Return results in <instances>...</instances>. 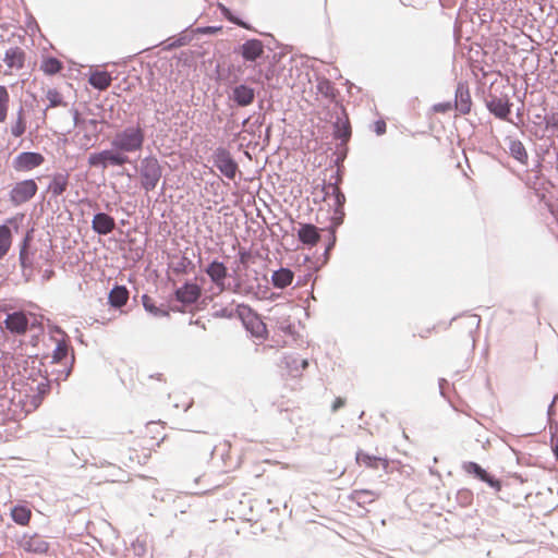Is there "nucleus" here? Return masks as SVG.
I'll return each instance as SVG.
<instances>
[{
    "instance_id": "e433bc0d",
    "label": "nucleus",
    "mask_w": 558,
    "mask_h": 558,
    "mask_svg": "<svg viewBox=\"0 0 558 558\" xmlns=\"http://www.w3.org/2000/svg\"><path fill=\"white\" fill-rule=\"evenodd\" d=\"M37 393L32 396L31 403L36 409L40 405L44 397L49 392L50 390V381L45 379L37 384L36 387Z\"/></svg>"
},
{
    "instance_id": "3c124183",
    "label": "nucleus",
    "mask_w": 558,
    "mask_h": 558,
    "mask_svg": "<svg viewBox=\"0 0 558 558\" xmlns=\"http://www.w3.org/2000/svg\"><path fill=\"white\" fill-rule=\"evenodd\" d=\"M72 114H73V122H74V125L77 126L80 125L83 121L81 120L80 118V113L76 109H72L71 110Z\"/></svg>"
},
{
    "instance_id": "603ef678",
    "label": "nucleus",
    "mask_w": 558,
    "mask_h": 558,
    "mask_svg": "<svg viewBox=\"0 0 558 558\" xmlns=\"http://www.w3.org/2000/svg\"><path fill=\"white\" fill-rule=\"evenodd\" d=\"M53 275V271L52 270H46L44 272V279H50V277Z\"/></svg>"
},
{
    "instance_id": "6e6552de",
    "label": "nucleus",
    "mask_w": 558,
    "mask_h": 558,
    "mask_svg": "<svg viewBox=\"0 0 558 558\" xmlns=\"http://www.w3.org/2000/svg\"><path fill=\"white\" fill-rule=\"evenodd\" d=\"M45 161L41 154L35 151L20 153L12 161V167L15 171L27 172L31 171Z\"/></svg>"
},
{
    "instance_id": "20e7f679",
    "label": "nucleus",
    "mask_w": 558,
    "mask_h": 558,
    "mask_svg": "<svg viewBox=\"0 0 558 558\" xmlns=\"http://www.w3.org/2000/svg\"><path fill=\"white\" fill-rule=\"evenodd\" d=\"M130 162L128 155H122L114 148L105 149L99 153H93L88 156V165L90 167L107 169L109 166H124Z\"/></svg>"
},
{
    "instance_id": "f704fd0d",
    "label": "nucleus",
    "mask_w": 558,
    "mask_h": 558,
    "mask_svg": "<svg viewBox=\"0 0 558 558\" xmlns=\"http://www.w3.org/2000/svg\"><path fill=\"white\" fill-rule=\"evenodd\" d=\"M63 65L60 60L54 57H48L43 60L40 69L48 75H54L62 70Z\"/></svg>"
},
{
    "instance_id": "7c9ffc66",
    "label": "nucleus",
    "mask_w": 558,
    "mask_h": 558,
    "mask_svg": "<svg viewBox=\"0 0 558 558\" xmlns=\"http://www.w3.org/2000/svg\"><path fill=\"white\" fill-rule=\"evenodd\" d=\"M69 185V178L66 174L57 173L53 175L51 182L49 183L48 190L52 193L53 196L62 195Z\"/></svg>"
},
{
    "instance_id": "c756f323",
    "label": "nucleus",
    "mask_w": 558,
    "mask_h": 558,
    "mask_svg": "<svg viewBox=\"0 0 558 558\" xmlns=\"http://www.w3.org/2000/svg\"><path fill=\"white\" fill-rule=\"evenodd\" d=\"M333 136L342 141V143H347L351 137V126L349 120L342 119L340 117L337 118V121L333 123Z\"/></svg>"
},
{
    "instance_id": "4468645a",
    "label": "nucleus",
    "mask_w": 558,
    "mask_h": 558,
    "mask_svg": "<svg viewBox=\"0 0 558 558\" xmlns=\"http://www.w3.org/2000/svg\"><path fill=\"white\" fill-rule=\"evenodd\" d=\"M68 355H69V345L65 340H59L57 342V347L53 350L52 354V363L62 364L64 368L60 372L61 374L57 377V379L60 378H68V376L71 373V367L66 366L68 363Z\"/></svg>"
},
{
    "instance_id": "a211bd4d",
    "label": "nucleus",
    "mask_w": 558,
    "mask_h": 558,
    "mask_svg": "<svg viewBox=\"0 0 558 558\" xmlns=\"http://www.w3.org/2000/svg\"><path fill=\"white\" fill-rule=\"evenodd\" d=\"M21 546L24 550L34 554H45L49 548V544L39 535L24 536Z\"/></svg>"
},
{
    "instance_id": "393cba45",
    "label": "nucleus",
    "mask_w": 558,
    "mask_h": 558,
    "mask_svg": "<svg viewBox=\"0 0 558 558\" xmlns=\"http://www.w3.org/2000/svg\"><path fill=\"white\" fill-rule=\"evenodd\" d=\"M299 240L303 244L314 245L319 240L318 230L314 225H302L298 231Z\"/></svg>"
},
{
    "instance_id": "ea45409f",
    "label": "nucleus",
    "mask_w": 558,
    "mask_h": 558,
    "mask_svg": "<svg viewBox=\"0 0 558 558\" xmlns=\"http://www.w3.org/2000/svg\"><path fill=\"white\" fill-rule=\"evenodd\" d=\"M316 87L318 93L324 97L330 99H333L336 97V89L329 80L325 77L318 78Z\"/></svg>"
},
{
    "instance_id": "13d9d810",
    "label": "nucleus",
    "mask_w": 558,
    "mask_h": 558,
    "mask_svg": "<svg viewBox=\"0 0 558 558\" xmlns=\"http://www.w3.org/2000/svg\"><path fill=\"white\" fill-rule=\"evenodd\" d=\"M190 407H191V403H189V404L185 407L184 411H186L187 409H190Z\"/></svg>"
},
{
    "instance_id": "f3484780",
    "label": "nucleus",
    "mask_w": 558,
    "mask_h": 558,
    "mask_svg": "<svg viewBox=\"0 0 558 558\" xmlns=\"http://www.w3.org/2000/svg\"><path fill=\"white\" fill-rule=\"evenodd\" d=\"M264 53V45L259 39H248L241 46V56L245 61H255Z\"/></svg>"
},
{
    "instance_id": "dca6fc26",
    "label": "nucleus",
    "mask_w": 558,
    "mask_h": 558,
    "mask_svg": "<svg viewBox=\"0 0 558 558\" xmlns=\"http://www.w3.org/2000/svg\"><path fill=\"white\" fill-rule=\"evenodd\" d=\"M201 296V289L196 283L185 282L175 290V299L183 304H193Z\"/></svg>"
},
{
    "instance_id": "58836bf2",
    "label": "nucleus",
    "mask_w": 558,
    "mask_h": 558,
    "mask_svg": "<svg viewBox=\"0 0 558 558\" xmlns=\"http://www.w3.org/2000/svg\"><path fill=\"white\" fill-rule=\"evenodd\" d=\"M11 245V230L8 226H0V258H2L9 251Z\"/></svg>"
},
{
    "instance_id": "39448f33",
    "label": "nucleus",
    "mask_w": 558,
    "mask_h": 558,
    "mask_svg": "<svg viewBox=\"0 0 558 558\" xmlns=\"http://www.w3.org/2000/svg\"><path fill=\"white\" fill-rule=\"evenodd\" d=\"M214 166L229 180H234L239 166L231 156L230 151L225 147H217L213 153Z\"/></svg>"
},
{
    "instance_id": "a878e982",
    "label": "nucleus",
    "mask_w": 558,
    "mask_h": 558,
    "mask_svg": "<svg viewBox=\"0 0 558 558\" xmlns=\"http://www.w3.org/2000/svg\"><path fill=\"white\" fill-rule=\"evenodd\" d=\"M129 300V290L124 286H116L109 293L108 301L112 307L120 308Z\"/></svg>"
},
{
    "instance_id": "7ed1b4c3",
    "label": "nucleus",
    "mask_w": 558,
    "mask_h": 558,
    "mask_svg": "<svg viewBox=\"0 0 558 558\" xmlns=\"http://www.w3.org/2000/svg\"><path fill=\"white\" fill-rule=\"evenodd\" d=\"M138 174L141 187L148 193L157 187L162 177V167L155 156H146L140 161Z\"/></svg>"
},
{
    "instance_id": "0eeeda50",
    "label": "nucleus",
    "mask_w": 558,
    "mask_h": 558,
    "mask_svg": "<svg viewBox=\"0 0 558 558\" xmlns=\"http://www.w3.org/2000/svg\"><path fill=\"white\" fill-rule=\"evenodd\" d=\"M239 315L242 317L246 330L256 338H265L267 335L266 324L245 305L238 306Z\"/></svg>"
},
{
    "instance_id": "de8ad7c7",
    "label": "nucleus",
    "mask_w": 558,
    "mask_h": 558,
    "mask_svg": "<svg viewBox=\"0 0 558 558\" xmlns=\"http://www.w3.org/2000/svg\"><path fill=\"white\" fill-rule=\"evenodd\" d=\"M375 132L377 135H383L386 132V123L383 120L375 122Z\"/></svg>"
},
{
    "instance_id": "a18cd8bd",
    "label": "nucleus",
    "mask_w": 558,
    "mask_h": 558,
    "mask_svg": "<svg viewBox=\"0 0 558 558\" xmlns=\"http://www.w3.org/2000/svg\"><path fill=\"white\" fill-rule=\"evenodd\" d=\"M451 109H452V105H451L450 101L439 102V104H436V105L433 106V110L435 112L445 113V112H448Z\"/></svg>"
},
{
    "instance_id": "79ce46f5",
    "label": "nucleus",
    "mask_w": 558,
    "mask_h": 558,
    "mask_svg": "<svg viewBox=\"0 0 558 558\" xmlns=\"http://www.w3.org/2000/svg\"><path fill=\"white\" fill-rule=\"evenodd\" d=\"M220 9H221V12L222 14L232 23L236 24V25H240V26H243V27H246V25L240 21L239 19L234 17L232 15V13L230 12V10L228 8H226L225 5H221L220 4Z\"/></svg>"
},
{
    "instance_id": "9b49d317",
    "label": "nucleus",
    "mask_w": 558,
    "mask_h": 558,
    "mask_svg": "<svg viewBox=\"0 0 558 558\" xmlns=\"http://www.w3.org/2000/svg\"><path fill=\"white\" fill-rule=\"evenodd\" d=\"M463 470L469 474H473L475 477H477L482 482L487 483L496 492H499L501 489L500 481H498L497 478L489 475L480 464H477L475 462H471V461L464 462Z\"/></svg>"
},
{
    "instance_id": "cd10ccee",
    "label": "nucleus",
    "mask_w": 558,
    "mask_h": 558,
    "mask_svg": "<svg viewBox=\"0 0 558 558\" xmlns=\"http://www.w3.org/2000/svg\"><path fill=\"white\" fill-rule=\"evenodd\" d=\"M112 82L111 75L106 71H95L90 74L88 83L98 90H106Z\"/></svg>"
},
{
    "instance_id": "864d4df0",
    "label": "nucleus",
    "mask_w": 558,
    "mask_h": 558,
    "mask_svg": "<svg viewBox=\"0 0 558 558\" xmlns=\"http://www.w3.org/2000/svg\"><path fill=\"white\" fill-rule=\"evenodd\" d=\"M247 253L246 252H240V256H241V262L244 263L246 257H247Z\"/></svg>"
},
{
    "instance_id": "423d86ee",
    "label": "nucleus",
    "mask_w": 558,
    "mask_h": 558,
    "mask_svg": "<svg viewBox=\"0 0 558 558\" xmlns=\"http://www.w3.org/2000/svg\"><path fill=\"white\" fill-rule=\"evenodd\" d=\"M38 186L33 179L23 180L14 184L11 189L9 197L14 206H20L31 201L37 193Z\"/></svg>"
},
{
    "instance_id": "6e6d98bb",
    "label": "nucleus",
    "mask_w": 558,
    "mask_h": 558,
    "mask_svg": "<svg viewBox=\"0 0 558 558\" xmlns=\"http://www.w3.org/2000/svg\"><path fill=\"white\" fill-rule=\"evenodd\" d=\"M444 384H447L446 379H440V381H439L440 391H442V389H444ZM441 395H444V392H441Z\"/></svg>"
},
{
    "instance_id": "c9c22d12",
    "label": "nucleus",
    "mask_w": 558,
    "mask_h": 558,
    "mask_svg": "<svg viewBox=\"0 0 558 558\" xmlns=\"http://www.w3.org/2000/svg\"><path fill=\"white\" fill-rule=\"evenodd\" d=\"M11 517L15 523L25 525L31 519V510L24 506H15L11 510Z\"/></svg>"
},
{
    "instance_id": "72a5a7b5",
    "label": "nucleus",
    "mask_w": 558,
    "mask_h": 558,
    "mask_svg": "<svg viewBox=\"0 0 558 558\" xmlns=\"http://www.w3.org/2000/svg\"><path fill=\"white\" fill-rule=\"evenodd\" d=\"M143 306L146 312L150 313L155 317H167L169 316V312L165 308L156 306L153 299L148 295L144 294L142 296Z\"/></svg>"
},
{
    "instance_id": "c03bdc74",
    "label": "nucleus",
    "mask_w": 558,
    "mask_h": 558,
    "mask_svg": "<svg viewBox=\"0 0 558 558\" xmlns=\"http://www.w3.org/2000/svg\"><path fill=\"white\" fill-rule=\"evenodd\" d=\"M543 201H544L545 206L547 207L548 213L551 215L553 219L555 221H558V214H557V208H556L555 204L551 203L550 201H547L545 198V195H543Z\"/></svg>"
},
{
    "instance_id": "8fccbe9b",
    "label": "nucleus",
    "mask_w": 558,
    "mask_h": 558,
    "mask_svg": "<svg viewBox=\"0 0 558 558\" xmlns=\"http://www.w3.org/2000/svg\"><path fill=\"white\" fill-rule=\"evenodd\" d=\"M183 45H185V39L180 38V39H177L173 43L169 44L166 49H172V48L181 47Z\"/></svg>"
},
{
    "instance_id": "9d476101",
    "label": "nucleus",
    "mask_w": 558,
    "mask_h": 558,
    "mask_svg": "<svg viewBox=\"0 0 558 558\" xmlns=\"http://www.w3.org/2000/svg\"><path fill=\"white\" fill-rule=\"evenodd\" d=\"M229 98L239 107H247L255 99V89L246 84H239L231 89Z\"/></svg>"
},
{
    "instance_id": "49530a36",
    "label": "nucleus",
    "mask_w": 558,
    "mask_h": 558,
    "mask_svg": "<svg viewBox=\"0 0 558 558\" xmlns=\"http://www.w3.org/2000/svg\"><path fill=\"white\" fill-rule=\"evenodd\" d=\"M233 314H234L233 310L223 307V308L216 311L215 316L222 317V318H231V317H233Z\"/></svg>"
},
{
    "instance_id": "5701e85b",
    "label": "nucleus",
    "mask_w": 558,
    "mask_h": 558,
    "mask_svg": "<svg viewBox=\"0 0 558 558\" xmlns=\"http://www.w3.org/2000/svg\"><path fill=\"white\" fill-rule=\"evenodd\" d=\"M281 364L295 376L307 367L308 362L307 360H300L293 354H286L281 359Z\"/></svg>"
},
{
    "instance_id": "1a4fd4ad",
    "label": "nucleus",
    "mask_w": 558,
    "mask_h": 558,
    "mask_svg": "<svg viewBox=\"0 0 558 558\" xmlns=\"http://www.w3.org/2000/svg\"><path fill=\"white\" fill-rule=\"evenodd\" d=\"M205 272L208 275L211 282L219 289V292L227 289L226 279L228 277V268L222 262L216 259L213 260L205 268Z\"/></svg>"
},
{
    "instance_id": "473e14b6",
    "label": "nucleus",
    "mask_w": 558,
    "mask_h": 558,
    "mask_svg": "<svg viewBox=\"0 0 558 558\" xmlns=\"http://www.w3.org/2000/svg\"><path fill=\"white\" fill-rule=\"evenodd\" d=\"M29 238L26 235L23 240L21 251H20V264L25 271L27 268L32 269L33 267V253L28 250Z\"/></svg>"
},
{
    "instance_id": "f257e3e1",
    "label": "nucleus",
    "mask_w": 558,
    "mask_h": 558,
    "mask_svg": "<svg viewBox=\"0 0 558 558\" xmlns=\"http://www.w3.org/2000/svg\"><path fill=\"white\" fill-rule=\"evenodd\" d=\"M533 133L537 138V149L543 155V160L558 161V116L554 108L537 107L532 112Z\"/></svg>"
},
{
    "instance_id": "aec40b11",
    "label": "nucleus",
    "mask_w": 558,
    "mask_h": 558,
    "mask_svg": "<svg viewBox=\"0 0 558 558\" xmlns=\"http://www.w3.org/2000/svg\"><path fill=\"white\" fill-rule=\"evenodd\" d=\"M294 274L291 269L281 267L271 275V283L277 289H284L293 282Z\"/></svg>"
},
{
    "instance_id": "a19ab883",
    "label": "nucleus",
    "mask_w": 558,
    "mask_h": 558,
    "mask_svg": "<svg viewBox=\"0 0 558 558\" xmlns=\"http://www.w3.org/2000/svg\"><path fill=\"white\" fill-rule=\"evenodd\" d=\"M10 95L5 86L0 85V123H3L8 116Z\"/></svg>"
},
{
    "instance_id": "f8f14e48",
    "label": "nucleus",
    "mask_w": 558,
    "mask_h": 558,
    "mask_svg": "<svg viewBox=\"0 0 558 558\" xmlns=\"http://www.w3.org/2000/svg\"><path fill=\"white\" fill-rule=\"evenodd\" d=\"M472 100L469 87L465 83H459L456 88L454 108L461 114H468L471 110Z\"/></svg>"
},
{
    "instance_id": "b1692460",
    "label": "nucleus",
    "mask_w": 558,
    "mask_h": 558,
    "mask_svg": "<svg viewBox=\"0 0 558 558\" xmlns=\"http://www.w3.org/2000/svg\"><path fill=\"white\" fill-rule=\"evenodd\" d=\"M488 110L497 118L506 119L510 113V105L508 100L494 97L487 102Z\"/></svg>"
},
{
    "instance_id": "6ab92c4d",
    "label": "nucleus",
    "mask_w": 558,
    "mask_h": 558,
    "mask_svg": "<svg viewBox=\"0 0 558 558\" xmlns=\"http://www.w3.org/2000/svg\"><path fill=\"white\" fill-rule=\"evenodd\" d=\"M3 62L9 69L21 70L25 63V52L20 47H10L3 58Z\"/></svg>"
},
{
    "instance_id": "c85d7f7f",
    "label": "nucleus",
    "mask_w": 558,
    "mask_h": 558,
    "mask_svg": "<svg viewBox=\"0 0 558 558\" xmlns=\"http://www.w3.org/2000/svg\"><path fill=\"white\" fill-rule=\"evenodd\" d=\"M509 154L519 162L525 165L527 161V153L524 145L515 138H508Z\"/></svg>"
},
{
    "instance_id": "bb28decb",
    "label": "nucleus",
    "mask_w": 558,
    "mask_h": 558,
    "mask_svg": "<svg viewBox=\"0 0 558 558\" xmlns=\"http://www.w3.org/2000/svg\"><path fill=\"white\" fill-rule=\"evenodd\" d=\"M356 462L359 464H364L365 466L371 469H378L379 465H383L384 469L388 466V461L386 459L376 456H371L362 450H359L356 452Z\"/></svg>"
},
{
    "instance_id": "4c0bfd02",
    "label": "nucleus",
    "mask_w": 558,
    "mask_h": 558,
    "mask_svg": "<svg viewBox=\"0 0 558 558\" xmlns=\"http://www.w3.org/2000/svg\"><path fill=\"white\" fill-rule=\"evenodd\" d=\"M46 98L48 99L49 105L47 106V108L43 112L44 119L46 118L47 110L49 108H54V107L65 106L66 105L64 102V100H63L62 95L57 89H54V88H50V89L47 90Z\"/></svg>"
},
{
    "instance_id": "4d7b16f0",
    "label": "nucleus",
    "mask_w": 558,
    "mask_h": 558,
    "mask_svg": "<svg viewBox=\"0 0 558 558\" xmlns=\"http://www.w3.org/2000/svg\"><path fill=\"white\" fill-rule=\"evenodd\" d=\"M239 287H240V284H236V286H235V289H234L233 291H234V292H236V291H238V289H239Z\"/></svg>"
},
{
    "instance_id": "f03ea898",
    "label": "nucleus",
    "mask_w": 558,
    "mask_h": 558,
    "mask_svg": "<svg viewBox=\"0 0 558 558\" xmlns=\"http://www.w3.org/2000/svg\"><path fill=\"white\" fill-rule=\"evenodd\" d=\"M145 142V131L140 125H129L117 132L111 141V147L122 155L142 150Z\"/></svg>"
},
{
    "instance_id": "2eb2a0df",
    "label": "nucleus",
    "mask_w": 558,
    "mask_h": 558,
    "mask_svg": "<svg viewBox=\"0 0 558 558\" xmlns=\"http://www.w3.org/2000/svg\"><path fill=\"white\" fill-rule=\"evenodd\" d=\"M116 228V220L106 213H98L92 221V229L99 235H107Z\"/></svg>"
},
{
    "instance_id": "09e8293b",
    "label": "nucleus",
    "mask_w": 558,
    "mask_h": 558,
    "mask_svg": "<svg viewBox=\"0 0 558 558\" xmlns=\"http://www.w3.org/2000/svg\"><path fill=\"white\" fill-rule=\"evenodd\" d=\"M344 403H345L344 399H342L340 397L336 398V400L331 407L332 412L338 411L340 408H342L344 405Z\"/></svg>"
},
{
    "instance_id": "ddd939ff",
    "label": "nucleus",
    "mask_w": 558,
    "mask_h": 558,
    "mask_svg": "<svg viewBox=\"0 0 558 558\" xmlns=\"http://www.w3.org/2000/svg\"><path fill=\"white\" fill-rule=\"evenodd\" d=\"M5 328L16 335H23L26 332L28 327V318L23 312H14L8 314L5 320Z\"/></svg>"
},
{
    "instance_id": "37998d69",
    "label": "nucleus",
    "mask_w": 558,
    "mask_h": 558,
    "mask_svg": "<svg viewBox=\"0 0 558 558\" xmlns=\"http://www.w3.org/2000/svg\"><path fill=\"white\" fill-rule=\"evenodd\" d=\"M372 496V493L368 490H355L353 493V499L357 502H365L367 501V498Z\"/></svg>"
},
{
    "instance_id": "412c9836",
    "label": "nucleus",
    "mask_w": 558,
    "mask_h": 558,
    "mask_svg": "<svg viewBox=\"0 0 558 558\" xmlns=\"http://www.w3.org/2000/svg\"><path fill=\"white\" fill-rule=\"evenodd\" d=\"M327 196L333 197L335 214L339 215L340 218L343 216V205L345 203V196L336 183H329L325 187Z\"/></svg>"
},
{
    "instance_id": "4be33fe9",
    "label": "nucleus",
    "mask_w": 558,
    "mask_h": 558,
    "mask_svg": "<svg viewBox=\"0 0 558 558\" xmlns=\"http://www.w3.org/2000/svg\"><path fill=\"white\" fill-rule=\"evenodd\" d=\"M26 132L25 111L21 105L10 124V133L13 137H21Z\"/></svg>"
},
{
    "instance_id": "2f4dec72",
    "label": "nucleus",
    "mask_w": 558,
    "mask_h": 558,
    "mask_svg": "<svg viewBox=\"0 0 558 558\" xmlns=\"http://www.w3.org/2000/svg\"><path fill=\"white\" fill-rule=\"evenodd\" d=\"M557 401H558V393H556L553 397V401H551L550 405L548 407V416H549V420L551 422L550 423V430H553V429L557 430L558 429L557 424L553 420V415L555 413V404H556ZM550 447H551V451H553L555 458L558 460V438H556V432H551Z\"/></svg>"
},
{
    "instance_id": "5fc2aeb1",
    "label": "nucleus",
    "mask_w": 558,
    "mask_h": 558,
    "mask_svg": "<svg viewBox=\"0 0 558 558\" xmlns=\"http://www.w3.org/2000/svg\"><path fill=\"white\" fill-rule=\"evenodd\" d=\"M87 123H88L90 126L95 128V126L97 125L98 121H97V120H95V119H90V120H88V122H87Z\"/></svg>"
}]
</instances>
